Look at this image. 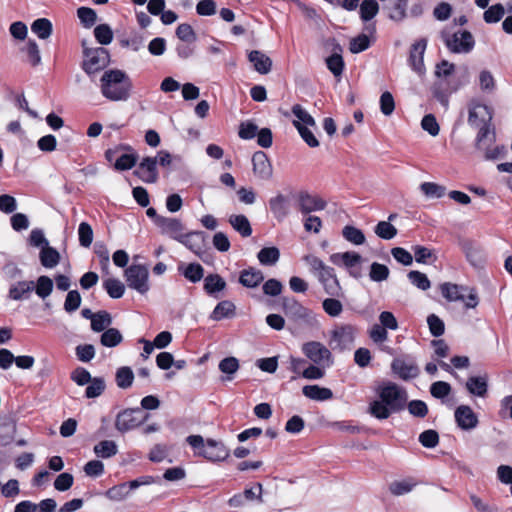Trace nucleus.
Returning a JSON list of instances; mask_svg holds the SVG:
<instances>
[{
  "label": "nucleus",
  "instance_id": "nucleus-1",
  "mask_svg": "<svg viewBox=\"0 0 512 512\" xmlns=\"http://www.w3.org/2000/svg\"><path fill=\"white\" fill-rule=\"evenodd\" d=\"M375 394L377 398L370 402L369 413L378 420L388 419L406 408L407 390L392 381H383L377 385Z\"/></svg>",
  "mask_w": 512,
  "mask_h": 512
},
{
  "label": "nucleus",
  "instance_id": "nucleus-2",
  "mask_svg": "<svg viewBox=\"0 0 512 512\" xmlns=\"http://www.w3.org/2000/svg\"><path fill=\"white\" fill-rule=\"evenodd\" d=\"M492 113L488 106L473 101L468 107V123L473 128L479 129L476 137L477 149L485 152L487 159H494L498 156L497 147L491 148L494 142V132L491 130Z\"/></svg>",
  "mask_w": 512,
  "mask_h": 512
},
{
  "label": "nucleus",
  "instance_id": "nucleus-3",
  "mask_svg": "<svg viewBox=\"0 0 512 512\" xmlns=\"http://www.w3.org/2000/svg\"><path fill=\"white\" fill-rule=\"evenodd\" d=\"M133 88L130 77L120 69H110L100 79L102 95L110 101H126Z\"/></svg>",
  "mask_w": 512,
  "mask_h": 512
},
{
  "label": "nucleus",
  "instance_id": "nucleus-4",
  "mask_svg": "<svg viewBox=\"0 0 512 512\" xmlns=\"http://www.w3.org/2000/svg\"><path fill=\"white\" fill-rule=\"evenodd\" d=\"M186 441L193 448L195 456L203 457L210 462L224 461L230 455L229 449L214 439L205 441L201 435H190Z\"/></svg>",
  "mask_w": 512,
  "mask_h": 512
},
{
  "label": "nucleus",
  "instance_id": "nucleus-5",
  "mask_svg": "<svg viewBox=\"0 0 512 512\" xmlns=\"http://www.w3.org/2000/svg\"><path fill=\"white\" fill-rule=\"evenodd\" d=\"M442 296L449 302L463 301L467 309L476 308L479 304L478 293L475 288L458 285L450 282L441 284Z\"/></svg>",
  "mask_w": 512,
  "mask_h": 512
},
{
  "label": "nucleus",
  "instance_id": "nucleus-6",
  "mask_svg": "<svg viewBox=\"0 0 512 512\" xmlns=\"http://www.w3.org/2000/svg\"><path fill=\"white\" fill-rule=\"evenodd\" d=\"M357 328L352 324H337L330 332L329 346L334 351L351 350L354 346Z\"/></svg>",
  "mask_w": 512,
  "mask_h": 512
},
{
  "label": "nucleus",
  "instance_id": "nucleus-7",
  "mask_svg": "<svg viewBox=\"0 0 512 512\" xmlns=\"http://www.w3.org/2000/svg\"><path fill=\"white\" fill-rule=\"evenodd\" d=\"M442 39L452 53H469L475 45L473 35L466 30H459L454 33L444 30Z\"/></svg>",
  "mask_w": 512,
  "mask_h": 512
},
{
  "label": "nucleus",
  "instance_id": "nucleus-8",
  "mask_svg": "<svg viewBox=\"0 0 512 512\" xmlns=\"http://www.w3.org/2000/svg\"><path fill=\"white\" fill-rule=\"evenodd\" d=\"M84 48L83 69L88 74H93L109 64V53L105 48H88L86 42H82Z\"/></svg>",
  "mask_w": 512,
  "mask_h": 512
},
{
  "label": "nucleus",
  "instance_id": "nucleus-9",
  "mask_svg": "<svg viewBox=\"0 0 512 512\" xmlns=\"http://www.w3.org/2000/svg\"><path fill=\"white\" fill-rule=\"evenodd\" d=\"M124 276L129 288L144 295L150 289L148 268L140 264H132L125 272Z\"/></svg>",
  "mask_w": 512,
  "mask_h": 512
},
{
  "label": "nucleus",
  "instance_id": "nucleus-10",
  "mask_svg": "<svg viewBox=\"0 0 512 512\" xmlns=\"http://www.w3.org/2000/svg\"><path fill=\"white\" fill-rule=\"evenodd\" d=\"M307 359L316 365L331 366L334 362L331 350L319 341H308L301 347Z\"/></svg>",
  "mask_w": 512,
  "mask_h": 512
},
{
  "label": "nucleus",
  "instance_id": "nucleus-11",
  "mask_svg": "<svg viewBox=\"0 0 512 512\" xmlns=\"http://www.w3.org/2000/svg\"><path fill=\"white\" fill-rule=\"evenodd\" d=\"M149 416V414L142 416L139 408L126 409L116 416L115 428L121 433L128 432L142 425L148 420Z\"/></svg>",
  "mask_w": 512,
  "mask_h": 512
},
{
  "label": "nucleus",
  "instance_id": "nucleus-12",
  "mask_svg": "<svg viewBox=\"0 0 512 512\" xmlns=\"http://www.w3.org/2000/svg\"><path fill=\"white\" fill-rule=\"evenodd\" d=\"M362 260V256L354 251L334 253L330 256V261L334 265L345 267L349 274L354 278H359L362 275L360 269Z\"/></svg>",
  "mask_w": 512,
  "mask_h": 512
},
{
  "label": "nucleus",
  "instance_id": "nucleus-13",
  "mask_svg": "<svg viewBox=\"0 0 512 512\" xmlns=\"http://www.w3.org/2000/svg\"><path fill=\"white\" fill-rule=\"evenodd\" d=\"M280 303L285 315L293 320H315L313 312L310 309L303 306L294 297H282Z\"/></svg>",
  "mask_w": 512,
  "mask_h": 512
},
{
  "label": "nucleus",
  "instance_id": "nucleus-14",
  "mask_svg": "<svg viewBox=\"0 0 512 512\" xmlns=\"http://www.w3.org/2000/svg\"><path fill=\"white\" fill-rule=\"evenodd\" d=\"M303 260L309 266L310 272L320 283L327 282V280L333 278L335 275V271L332 267L326 265L320 258L313 254L305 255Z\"/></svg>",
  "mask_w": 512,
  "mask_h": 512
},
{
  "label": "nucleus",
  "instance_id": "nucleus-15",
  "mask_svg": "<svg viewBox=\"0 0 512 512\" xmlns=\"http://www.w3.org/2000/svg\"><path fill=\"white\" fill-rule=\"evenodd\" d=\"M297 207L302 214H309L323 210L326 207V202L316 195L300 192L297 196Z\"/></svg>",
  "mask_w": 512,
  "mask_h": 512
},
{
  "label": "nucleus",
  "instance_id": "nucleus-16",
  "mask_svg": "<svg viewBox=\"0 0 512 512\" xmlns=\"http://www.w3.org/2000/svg\"><path fill=\"white\" fill-rule=\"evenodd\" d=\"M426 46V40L421 39L414 43L410 50L409 64L413 71H415L420 76L424 75L426 71L424 65V53Z\"/></svg>",
  "mask_w": 512,
  "mask_h": 512
},
{
  "label": "nucleus",
  "instance_id": "nucleus-17",
  "mask_svg": "<svg viewBox=\"0 0 512 512\" xmlns=\"http://www.w3.org/2000/svg\"><path fill=\"white\" fill-rule=\"evenodd\" d=\"M392 371L402 380L416 378L419 374V368L413 360L394 359L391 364Z\"/></svg>",
  "mask_w": 512,
  "mask_h": 512
},
{
  "label": "nucleus",
  "instance_id": "nucleus-18",
  "mask_svg": "<svg viewBox=\"0 0 512 512\" xmlns=\"http://www.w3.org/2000/svg\"><path fill=\"white\" fill-rule=\"evenodd\" d=\"M156 226L160 229L162 234L177 241L182 238V234L184 233L183 224L175 218H156Z\"/></svg>",
  "mask_w": 512,
  "mask_h": 512
},
{
  "label": "nucleus",
  "instance_id": "nucleus-19",
  "mask_svg": "<svg viewBox=\"0 0 512 512\" xmlns=\"http://www.w3.org/2000/svg\"><path fill=\"white\" fill-rule=\"evenodd\" d=\"M253 172L262 180H269L273 175V168L268 156L262 152H255L252 156Z\"/></svg>",
  "mask_w": 512,
  "mask_h": 512
},
{
  "label": "nucleus",
  "instance_id": "nucleus-20",
  "mask_svg": "<svg viewBox=\"0 0 512 512\" xmlns=\"http://www.w3.org/2000/svg\"><path fill=\"white\" fill-rule=\"evenodd\" d=\"M455 421L462 430H472L478 425V417L470 406L460 405L454 413Z\"/></svg>",
  "mask_w": 512,
  "mask_h": 512
},
{
  "label": "nucleus",
  "instance_id": "nucleus-21",
  "mask_svg": "<svg viewBox=\"0 0 512 512\" xmlns=\"http://www.w3.org/2000/svg\"><path fill=\"white\" fill-rule=\"evenodd\" d=\"M156 166L157 158L146 157L140 162L135 174L146 183H155L158 179Z\"/></svg>",
  "mask_w": 512,
  "mask_h": 512
},
{
  "label": "nucleus",
  "instance_id": "nucleus-22",
  "mask_svg": "<svg viewBox=\"0 0 512 512\" xmlns=\"http://www.w3.org/2000/svg\"><path fill=\"white\" fill-rule=\"evenodd\" d=\"M179 242L198 256L204 252V235L202 232L183 233Z\"/></svg>",
  "mask_w": 512,
  "mask_h": 512
},
{
  "label": "nucleus",
  "instance_id": "nucleus-23",
  "mask_svg": "<svg viewBox=\"0 0 512 512\" xmlns=\"http://www.w3.org/2000/svg\"><path fill=\"white\" fill-rule=\"evenodd\" d=\"M269 207L273 216L278 221H283L289 215L290 212L289 201L282 194H278L275 197H272L269 200Z\"/></svg>",
  "mask_w": 512,
  "mask_h": 512
},
{
  "label": "nucleus",
  "instance_id": "nucleus-24",
  "mask_svg": "<svg viewBox=\"0 0 512 512\" xmlns=\"http://www.w3.org/2000/svg\"><path fill=\"white\" fill-rule=\"evenodd\" d=\"M263 280V273L254 267L242 270L239 275V283L246 288H256Z\"/></svg>",
  "mask_w": 512,
  "mask_h": 512
},
{
  "label": "nucleus",
  "instance_id": "nucleus-25",
  "mask_svg": "<svg viewBox=\"0 0 512 512\" xmlns=\"http://www.w3.org/2000/svg\"><path fill=\"white\" fill-rule=\"evenodd\" d=\"M249 61L260 74H268L272 68V60L265 53L253 50L248 54Z\"/></svg>",
  "mask_w": 512,
  "mask_h": 512
},
{
  "label": "nucleus",
  "instance_id": "nucleus-26",
  "mask_svg": "<svg viewBox=\"0 0 512 512\" xmlns=\"http://www.w3.org/2000/svg\"><path fill=\"white\" fill-rule=\"evenodd\" d=\"M466 389L470 394L485 397L488 391V378L483 376H471L466 381Z\"/></svg>",
  "mask_w": 512,
  "mask_h": 512
},
{
  "label": "nucleus",
  "instance_id": "nucleus-27",
  "mask_svg": "<svg viewBox=\"0 0 512 512\" xmlns=\"http://www.w3.org/2000/svg\"><path fill=\"white\" fill-rule=\"evenodd\" d=\"M305 397L314 401H327L333 398V392L330 388L319 385H306L302 388Z\"/></svg>",
  "mask_w": 512,
  "mask_h": 512
},
{
  "label": "nucleus",
  "instance_id": "nucleus-28",
  "mask_svg": "<svg viewBox=\"0 0 512 512\" xmlns=\"http://www.w3.org/2000/svg\"><path fill=\"white\" fill-rule=\"evenodd\" d=\"M35 284L33 281H19L11 285L8 296L12 300L27 299L30 293L34 290Z\"/></svg>",
  "mask_w": 512,
  "mask_h": 512
},
{
  "label": "nucleus",
  "instance_id": "nucleus-29",
  "mask_svg": "<svg viewBox=\"0 0 512 512\" xmlns=\"http://www.w3.org/2000/svg\"><path fill=\"white\" fill-rule=\"evenodd\" d=\"M292 114L294 115L295 119L292 121L293 126L296 128V125H299V127L303 126H312L313 129L317 128L316 121L312 117V115L304 109L301 105L295 104L292 106L291 109Z\"/></svg>",
  "mask_w": 512,
  "mask_h": 512
},
{
  "label": "nucleus",
  "instance_id": "nucleus-30",
  "mask_svg": "<svg viewBox=\"0 0 512 512\" xmlns=\"http://www.w3.org/2000/svg\"><path fill=\"white\" fill-rule=\"evenodd\" d=\"M236 314V306L230 300L219 302L210 315L213 321H220L225 318H233Z\"/></svg>",
  "mask_w": 512,
  "mask_h": 512
},
{
  "label": "nucleus",
  "instance_id": "nucleus-31",
  "mask_svg": "<svg viewBox=\"0 0 512 512\" xmlns=\"http://www.w3.org/2000/svg\"><path fill=\"white\" fill-rule=\"evenodd\" d=\"M228 221L233 229L242 237H249L252 234L250 222L245 215H230Z\"/></svg>",
  "mask_w": 512,
  "mask_h": 512
},
{
  "label": "nucleus",
  "instance_id": "nucleus-32",
  "mask_svg": "<svg viewBox=\"0 0 512 512\" xmlns=\"http://www.w3.org/2000/svg\"><path fill=\"white\" fill-rule=\"evenodd\" d=\"M31 31L37 35L38 38L45 40L51 36L53 26L49 19L38 18L31 24Z\"/></svg>",
  "mask_w": 512,
  "mask_h": 512
},
{
  "label": "nucleus",
  "instance_id": "nucleus-33",
  "mask_svg": "<svg viewBox=\"0 0 512 512\" xmlns=\"http://www.w3.org/2000/svg\"><path fill=\"white\" fill-rule=\"evenodd\" d=\"M59 261L60 254L56 249L49 245L42 247L40 251V262L44 267L54 268L58 265Z\"/></svg>",
  "mask_w": 512,
  "mask_h": 512
},
{
  "label": "nucleus",
  "instance_id": "nucleus-34",
  "mask_svg": "<svg viewBox=\"0 0 512 512\" xmlns=\"http://www.w3.org/2000/svg\"><path fill=\"white\" fill-rule=\"evenodd\" d=\"M112 324V317L110 313L105 310L98 311L91 320V329L94 332H103Z\"/></svg>",
  "mask_w": 512,
  "mask_h": 512
},
{
  "label": "nucleus",
  "instance_id": "nucleus-35",
  "mask_svg": "<svg viewBox=\"0 0 512 512\" xmlns=\"http://www.w3.org/2000/svg\"><path fill=\"white\" fill-rule=\"evenodd\" d=\"M257 258L262 265L271 266L278 262L280 251L275 246L265 247L258 252Z\"/></svg>",
  "mask_w": 512,
  "mask_h": 512
},
{
  "label": "nucleus",
  "instance_id": "nucleus-36",
  "mask_svg": "<svg viewBox=\"0 0 512 512\" xmlns=\"http://www.w3.org/2000/svg\"><path fill=\"white\" fill-rule=\"evenodd\" d=\"M218 367L222 373L227 375L225 378H222V380L230 381L239 369V361L235 357H226L219 362Z\"/></svg>",
  "mask_w": 512,
  "mask_h": 512
},
{
  "label": "nucleus",
  "instance_id": "nucleus-37",
  "mask_svg": "<svg viewBox=\"0 0 512 512\" xmlns=\"http://www.w3.org/2000/svg\"><path fill=\"white\" fill-rule=\"evenodd\" d=\"M123 341V336L121 332L116 328H108L103 331L100 342L105 347H116Z\"/></svg>",
  "mask_w": 512,
  "mask_h": 512
},
{
  "label": "nucleus",
  "instance_id": "nucleus-38",
  "mask_svg": "<svg viewBox=\"0 0 512 512\" xmlns=\"http://www.w3.org/2000/svg\"><path fill=\"white\" fill-rule=\"evenodd\" d=\"M94 453L101 458H110L117 454L118 448L114 441L103 440L93 448Z\"/></svg>",
  "mask_w": 512,
  "mask_h": 512
},
{
  "label": "nucleus",
  "instance_id": "nucleus-39",
  "mask_svg": "<svg viewBox=\"0 0 512 512\" xmlns=\"http://www.w3.org/2000/svg\"><path fill=\"white\" fill-rule=\"evenodd\" d=\"M103 287L108 295L113 299H119L124 295L125 286L116 278H108L103 282Z\"/></svg>",
  "mask_w": 512,
  "mask_h": 512
},
{
  "label": "nucleus",
  "instance_id": "nucleus-40",
  "mask_svg": "<svg viewBox=\"0 0 512 512\" xmlns=\"http://www.w3.org/2000/svg\"><path fill=\"white\" fill-rule=\"evenodd\" d=\"M226 282L218 274H210L205 278L204 289L208 294H215L224 290Z\"/></svg>",
  "mask_w": 512,
  "mask_h": 512
},
{
  "label": "nucleus",
  "instance_id": "nucleus-41",
  "mask_svg": "<svg viewBox=\"0 0 512 512\" xmlns=\"http://www.w3.org/2000/svg\"><path fill=\"white\" fill-rule=\"evenodd\" d=\"M134 380V373L130 367H120L116 372V383L119 388H129Z\"/></svg>",
  "mask_w": 512,
  "mask_h": 512
},
{
  "label": "nucleus",
  "instance_id": "nucleus-42",
  "mask_svg": "<svg viewBox=\"0 0 512 512\" xmlns=\"http://www.w3.org/2000/svg\"><path fill=\"white\" fill-rule=\"evenodd\" d=\"M342 235L348 242L354 245H362L366 240L364 233L360 229L350 225L343 228Z\"/></svg>",
  "mask_w": 512,
  "mask_h": 512
},
{
  "label": "nucleus",
  "instance_id": "nucleus-43",
  "mask_svg": "<svg viewBox=\"0 0 512 512\" xmlns=\"http://www.w3.org/2000/svg\"><path fill=\"white\" fill-rule=\"evenodd\" d=\"M421 192L427 198H441L446 193V188L434 182H423L420 185Z\"/></svg>",
  "mask_w": 512,
  "mask_h": 512
},
{
  "label": "nucleus",
  "instance_id": "nucleus-44",
  "mask_svg": "<svg viewBox=\"0 0 512 512\" xmlns=\"http://www.w3.org/2000/svg\"><path fill=\"white\" fill-rule=\"evenodd\" d=\"M415 256V260L418 263H430L436 261L437 257L432 249H429L425 246H414L412 248Z\"/></svg>",
  "mask_w": 512,
  "mask_h": 512
},
{
  "label": "nucleus",
  "instance_id": "nucleus-45",
  "mask_svg": "<svg viewBox=\"0 0 512 512\" xmlns=\"http://www.w3.org/2000/svg\"><path fill=\"white\" fill-rule=\"evenodd\" d=\"M94 36L101 45H108L113 40V31L107 24H100L94 28Z\"/></svg>",
  "mask_w": 512,
  "mask_h": 512
},
{
  "label": "nucleus",
  "instance_id": "nucleus-46",
  "mask_svg": "<svg viewBox=\"0 0 512 512\" xmlns=\"http://www.w3.org/2000/svg\"><path fill=\"white\" fill-rule=\"evenodd\" d=\"M375 234L384 240H390L397 235V229L390 222L380 221L374 229Z\"/></svg>",
  "mask_w": 512,
  "mask_h": 512
},
{
  "label": "nucleus",
  "instance_id": "nucleus-47",
  "mask_svg": "<svg viewBox=\"0 0 512 512\" xmlns=\"http://www.w3.org/2000/svg\"><path fill=\"white\" fill-rule=\"evenodd\" d=\"M390 274L389 268L377 262H373L370 267L369 276L372 281L382 282L388 279Z\"/></svg>",
  "mask_w": 512,
  "mask_h": 512
},
{
  "label": "nucleus",
  "instance_id": "nucleus-48",
  "mask_svg": "<svg viewBox=\"0 0 512 512\" xmlns=\"http://www.w3.org/2000/svg\"><path fill=\"white\" fill-rule=\"evenodd\" d=\"M79 243L82 247L88 248L93 241V229L87 222H81L78 227Z\"/></svg>",
  "mask_w": 512,
  "mask_h": 512
},
{
  "label": "nucleus",
  "instance_id": "nucleus-49",
  "mask_svg": "<svg viewBox=\"0 0 512 512\" xmlns=\"http://www.w3.org/2000/svg\"><path fill=\"white\" fill-rule=\"evenodd\" d=\"M322 308L330 317H338L343 311L342 303L333 296L323 300Z\"/></svg>",
  "mask_w": 512,
  "mask_h": 512
},
{
  "label": "nucleus",
  "instance_id": "nucleus-50",
  "mask_svg": "<svg viewBox=\"0 0 512 512\" xmlns=\"http://www.w3.org/2000/svg\"><path fill=\"white\" fill-rule=\"evenodd\" d=\"M416 486V482L412 479H405L400 481H395L390 485V492L393 495H404L412 491V489Z\"/></svg>",
  "mask_w": 512,
  "mask_h": 512
},
{
  "label": "nucleus",
  "instance_id": "nucleus-51",
  "mask_svg": "<svg viewBox=\"0 0 512 512\" xmlns=\"http://www.w3.org/2000/svg\"><path fill=\"white\" fill-rule=\"evenodd\" d=\"M407 277L414 286L423 291L428 290L431 286L430 280L428 279L427 275L420 271H410L407 274Z\"/></svg>",
  "mask_w": 512,
  "mask_h": 512
},
{
  "label": "nucleus",
  "instance_id": "nucleus-52",
  "mask_svg": "<svg viewBox=\"0 0 512 512\" xmlns=\"http://www.w3.org/2000/svg\"><path fill=\"white\" fill-rule=\"evenodd\" d=\"M329 366L310 364L302 370V377L308 380H319L325 376V369Z\"/></svg>",
  "mask_w": 512,
  "mask_h": 512
},
{
  "label": "nucleus",
  "instance_id": "nucleus-53",
  "mask_svg": "<svg viewBox=\"0 0 512 512\" xmlns=\"http://www.w3.org/2000/svg\"><path fill=\"white\" fill-rule=\"evenodd\" d=\"M184 277L192 283L199 282L204 276V269L198 263H190L183 271Z\"/></svg>",
  "mask_w": 512,
  "mask_h": 512
},
{
  "label": "nucleus",
  "instance_id": "nucleus-54",
  "mask_svg": "<svg viewBox=\"0 0 512 512\" xmlns=\"http://www.w3.org/2000/svg\"><path fill=\"white\" fill-rule=\"evenodd\" d=\"M36 294L40 298L48 297L53 290V281L48 276H40L37 279V284L34 287Z\"/></svg>",
  "mask_w": 512,
  "mask_h": 512
},
{
  "label": "nucleus",
  "instance_id": "nucleus-55",
  "mask_svg": "<svg viewBox=\"0 0 512 512\" xmlns=\"http://www.w3.org/2000/svg\"><path fill=\"white\" fill-rule=\"evenodd\" d=\"M328 69L335 77H340L344 69V61L341 55L335 53L326 59Z\"/></svg>",
  "mask_w": 512,
  "mask_h": 512
},
{
  "label": "nucleus",
  "instance_id": "nucleus-56",
  "mask_svg": "<svg viewBox=\"0 0 512 512\" xmlns=\"http://www.w3.org/2000/svg\"><path fill=\"white\" fill-rule=\"evenodd\" d=\"M379 10V5L375 0H364L360 6L361 18L364 21L371 20Z\"/></svg>",
  "mask_w": 512,
  "mask_h": 512
},
{
  "label": "nucleus",
  "instance_id": "nucleus-57",
  "mask_svg": "<svg viewBox=\"0 0 512 512\" xmlns=\"http://www.w3.org/2000/svg\"><path fill=\"white\" fill-rule=\"evenodd\" d=\"M505 9L502 4H495L489 7L483 14L486 23H496L504 16Z\"/></svg>",
  "mask_w": 512,
  "mask_h": 512
},
{
  "label": "nucleus",
  "instance_id": "nucleus-58",
  "mask_svg": "<svg viewBox=\"0 0 512 512\" xmlns=\"http://www.w3.org/2000/svg\"><path fill=\"white\" fill-rule=\"evenodd\" d=\"M296 129L303 139V141L311 148H315L319 146V141L314 135L313 127L312 126H303L299 127V125H296Z\"/></svg>",
  "mask_w": 512,
  "mask_h": 512
},
{
  "label": "nucleus",
  "instance_id": "nucleus-59",
  "mask_svg": "<svg viewBox=\"0 0 512 512\" xmlns=\"http://www.w3.org/2000/svg\"><path fill=\"white\" fill-rule=\"evenodd\" d=\"M128 484L122 483L111 487L107 492L106 496L113 501H122L129 495Z\"/></svg>",
  "mask_w": 512,
  "mask_h": 512
},
{
  "label": "nucleus",
  "instance_id": "nucleus-60",
  "mask_svg": "<svg viewBox=\"0 0 512 512\" xmlns=\"http://www.w3.org/2000/svg\"><path fill=\"white\" fill-rule=\"evenodd\" d=\"M77 15H78L80 21L82 22V24L86 28L92 27L97 20L96 12L93 9L88 8V7H80L77 10Z\"/></svg>",
  "mask_w": 512,
  "mask_h": 512
},
{
  "label": "nucleus",
  "instance_id": "nucleus-61",
  "mask_svg": "<svg viewBox=\"0 0 512 512\" xmlns=\"http://www.w3.org/2000/svg\"><path fill=\"white\" fill-rule=\"evenodd\" d=\"M406 407L409 413L414 417L424 418L428 414V407L422 400L407 401Z\"/></svg>",
  "mask_w": 512,
  "mask_h": 512
},
{
  "label": "nucleus",
  "instance_id": "nucleus-62",
  "mask_svg": "<svg viewBox=\"0 0 512 512\" xmlns=\"http://www.w3.org/2000/svg\"><path fill=\"white\" fill-rule=\"evenodd\" d=\"M25 51L27 53L28 62L32 66L35 67L41 63L40 50H39L37 43L34 40L28 41V43L25 47Z\"/></svg>",
  "mask_w": 512,
  "mask_h": 512
},
{
  "label": "nucleus",
  "instance_id": "nucleus-63",
  "mask_svg": "<svg viewBox=\"0 0 512 512\" xmlns=\"http://www.w3.org/2000/svg\"><path fill=\"white\" fill-rule=\"evenodd\" d=\"M421 127L433 137L437 136L440 131L439 124L432 114H427L422 118Z\"/></svg>",
  "mask_w": 512,
  "mask_h": 512
},
{
  "label": "nucleus",
  "instance_id": "nucleus-64",
  "mask_svg": "<svg viewBox=\"0 0 512 512\" xmlns=\"http://www.w3.org/2000/svg\"><path fill=\"white\" fill-rule=\"evenodd\" d=\"M370 46V39L367 35L361 34L350 41V51L354 54L365 51Z\"/></svg>",
  "mask_w": 512,
  "mask_h": 512
}]
</instances>
